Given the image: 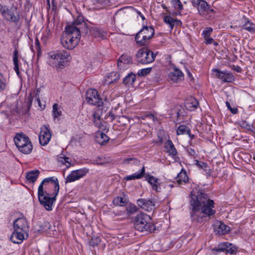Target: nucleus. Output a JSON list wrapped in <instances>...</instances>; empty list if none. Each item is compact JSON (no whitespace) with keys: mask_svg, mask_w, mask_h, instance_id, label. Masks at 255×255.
Returning <instances> with one entry per match:
<instances>
[{"mask_svg":"<svg viewBox=\"0 0 255 255\" xmlns=\"http://www.w3.org/2000/svg\"><path fill=\"white\" fill-rule=\"evenodd\" d=\"M189 203L191 209V219L198 223L207 222L216 212L214 209V201L210 199L208 195L202 191H199L196 194L194 191L191 192Z\"/></svg>","mask_w":255,"mask_h":255,"instance_id":"1","label":"nucleus"},{"mask_svg":"<svg viewBox=\"0 0 255 255\" xmlns=\"http://www.w3.org/2000/svg\"><path fill=\"white\" fill-rule=\"evenodd\" d=\"M76 29L70 26H66L60 39L61 43L65 48L73 49L79 43L81 34L75 32Z\"/></svg>","mask_w":255,"mask_h":255,"instance_id":"2","label":"nucleus"},{"mask_svg":"<svg viewBox=\"0 0 255 255\" xmlns=\"http://www.w3.org/2000/svg\"><path fill=\"white\" fill-rule=\"evenodd\" d=\"M133 223L135 229L141 232H147L151 233L156 230L151 217L143 213H140L135 216Z\"/></svg>","mask_w":255,"mask_h":255,"instance_id":"3","label":"nucleus"},{"mask_svg":"<svg viewBox=\"0 0 255 255\" xmlns=\"http://www.w3.org/2000/svg\"><path fill=\"white\" fill-rule=\"evenodd\" d=\"M13 229L11 240L14 243L19 244L24 239V235L27 236L28 226L26 220L23 218L16 219L13 222Z\"/></svg>","mask_w":255,"mask_h":255,"instance_id":"4","label":"nucleus"},{"mask_svg":"<svg viewBox=\"0 0 255 255\" xmlns=\"http://www.w3.org/2000/svg\"><path fill=\"white\" fill-rule=\"evenodd\" d=\"M44 182H41L38 188V198L39 203L43 206L47 211H51L52 206L56 201V197H55V194L53 193L50 194L46 191L43 190Z\"/></svg>","mask_w":255,"mask_h":255,"instance_id":"5","label":"nucleus"},{"mask_svg":"<svg viewBox=\"0 0 255 255\" xmlns=\"http://www.w3.org/2000/svg\"><path fill=\"white\" fill-rule=\"evenodd\" d=\"M15 144L18 150L26 154L31 153L33 146L29 137L22 133H17L14 138Z\"/></svg>","mask_w":255,"mask_h":255,"instance_id":"6","label":"nucleus"},{"mask_svg":"<svg viewBox=\"0 0 255 255\" xmlns=\"http://www.w3.org/2000/svg\"><path fill=\"white\" fill-rule=\"evenodd\" d=\"M154 34V29L151 26H144L136 34L135 40L139 46H144L149 43Z\"/></svg>","mask_w":255,"mask_h":255,"instance_id":"7","label":"nucleus"},{"mask_svg":"<svg viewBox=\"0 0 255 255\" xmlns=\"http://www.w3.org/2000/svg\"><path fill=\"white\" fill-rule=\"evenodd\" d=\"M191 3L194 7L197 8L201 16L208 19L214 16L215 11L205 0H191Z\"/></svg>","mask_w":255,"mask_h":255,"instance_id":"8","label":"nucleus"},{"mask_svg":"<svg viewBox=\"0 0 255 255\" xmlns=\"http://www.w3.org/2000/svg\"><path fill=\"white\" fill-rule=\"evenodd\" d=\"M156 54H154L147 47L140 48L135 55V58L138 63L142 64H147L155 60Z\"/></svg>","mask_w":255,"mask_h":255,"instance_id":"9","label":"nucleus"},{"mask_svg":"<svg viewBox=\"0 0 255 255\" xmlns=\"http://www.w3.org/2000/svg\"><path fill=\"white\" fill-rule=\"evenodd\" d=\"M66 26L74 28L76 29L74 30L75 32L80 33V34L84 35L87 34L89 32L87 23L84 20L83 16L80 14L77 16L71 24L68 25Z\"/></svg>","mask_w":255,"mask_h":255,"instance_id":"10","label":"nucleus"},{"mask_svg":"<svg viewBox=\"0 0 255 255\" xmlns=\"http://www.w3.org/2000/svg\"><path fill=\"white\" fill-rule=\"evenodd\" d=\"M50 58L55 60V66L58 68L63 66V63L69 56V53L64 50L51 51L49 53Z\"/></svg>","mask_w":255,"mask_h":255,"instance_id":"11","label":"nucleus"},{"mask_svg":"<svg viewBox=\"0 0 255 255\" xmlns=\"http://www.w3.org/2000/svg\"><path fill=\"white\" fill-rule=\"evenodd\" d=\"M86 99L89 104L100 107L103 102L98 91L94 89H88L86 93Z\"/></svg>","mask_w":255,"mask_h":255,"instance_id":"12","label":"nucleus"},{"mask_svg":"<svg viewBox=\"0 0 255 255\" xmlns=\"http://www.w3.org/2000/svg\"><path fill=\"white\" fill-rule=\"evenodd\" d=\"M38 135L39 143L42 146L46 145L51 138V132L48 125L42 126L40 128Z\"/></svg>","mask_w":255,"mask_h":255,"instance_id":"13","label":"nucleus"},{"mask_svg":"<svg viewBox=\"0 0 255 255\" xmlns=\"http://www.w3.org/2000/svg\"><path fill=\"white\" fill-rule=\"evenodd\" d=\"M89 172V169L86 168L72 171L66 177L65 183L74 182L82 178Z\"/></svg>","mask_w":255,"mask_h":255,"instance_id":"14","label":"nucleus"},{"mask_svg":"<svg viewBox=\"0 0 255 255\" xmlns=\"http://www.w3.org/2000/svg\"><path fill=\"white\" fill-rule=\"evenodd\" d=\"M212 71L217 78L221 79L224 83L232 82L235 80L233 74L227 71H220L217 69H213Z\"/></svg>","mask_w":255,"mask_h":255,"instance_id":"15","label":"nucleus"},{"mask_svg":"<svg viewBox=\"0 0 255 255\" xmlns=\"http://www.w3.org/2000/svg\"><path fill=\"white\" fill-rule=\"evenodd\" d=\"M137 203L139 207L147 211L154 209V202L151 199H139Z\"/></svg>","mask_w":255,"mask_h":255,"instance_id":"16","label":"nucleus"},{"mask_svg":"<svg viewBox=\"0 0 255 255\" xmlns=\"http://www.w3.org/2000/svg\"><path fill=\"white\" fill-rule=\"evenodd\" d=\"M132 63L131 57L127 53L123 54L118 60V66L121 69H124L126 65L131 64Z\"/></svg>","mask_w":255,"mask_h":255,"instance_id":"17","label":"nucleus"},{"mask_svg":"<svg viewBox=\"0 0 255 255\" xmlns=\"http://www.w3.org/2000/svg\"><path fill=\"white\" fill-rule=\"evenodd\" d=\"M146 180L152 186L153 190L156 192H160L161 190L160 184L158 182V179L152 175L146 174L145 175Z\"/></svg>","mask_w":255,"mask_h":255,"instance_id":"18","label":"nucleus"},{"mask_svg":"<svg viewBox=\"0 0 255 255\" xmlns=\"http://www.w3.org/2000/svg\"><path fill=\"white\" fill-rule=\"evenodd\" d=\"M169 78L173 82L177 83L183 78V74L176 67L173 68V71L170 72Z\"/></svg>","mask_w":255,"mask_h":255,"instance_id":"19","label":"nucleus"},{"mask_svg":"<svg viewBox=\"0 0 255 255\" xmlns=\"http://www.w3.org/2000/svg\"><path fill=\"white\" fill-rule=\"evenodd\" d=\"M42 182H44V184L50 183L54 186L53 193L55 194V197H57L60 189L58 179L54 177H50L44 179Z\"/></svg>","mask_w":255,"mask_h":255,"instance_id":"20","label":"nucleus"},{"mask_svg":"<svg viewBox=\"0 0 255 255\" xmlns=\"http://www.w3.org/2000/svg\"><path fill=\"white\" fill-rule=\"evenodd\" d=\"M230 231V227L221 222L217 223L214 228L216 234L222 235L228 233Z\"/></svg>","mask_w":255,"mask_h":255,"instance_id":"21","label":"nucleus"},{"mask_svg":"<svg viewBox=\"0 0 255 255\" xmlns=\"http://www.w3.org/2000/svg\"><path fill=\"white\" fill-rule=\"evenodd\" d=\"M164 148L169 155L175 156L177 154V151L170 139H168L164 143Z\"/></svg>","mask_w":255,"mask_h":255,"instance_id":"22","label":"nucleus"},{"mask_svg":"<svg viewBox=\"0 0 255 255\" xmlns=\"http://www.w3.org/2000/svg\"><path fill=\"white\" fill-rule=\"evenodd\" d=\"M176 182L179 185H181L183 183L186 184L188 182V177L184 169H182L177 174L176 177Z\"/></svg>","mask_w":255,"mask_h":255,"instance_id":"23","label":"nucleus"},{"mask_svg":"<svg viewBox=\"0 0 255 255\" xmlns=\"http://www.w3.org/2000/svg\"><path fill=\"white\" fill-rule=\"evenodd\" d=\"M89 31L91 35L96 38L104 39L106 38V33L95 27H92L89 28Z\"/></svg>","mask_w":255,"mask_h":255,"instance_id":"24","label":"nucleus"},{"mask_svg":"<svg viewBox=\"0 0 255 255\" xmlns=\"http://www.w3.org/2000/svg\"><path fill=\"white\" fill-rule=\"evenodd\" d=\"M110 139V138L104 132L98 131L96 136V140L101 145H104Z\"/></svg>","mask_w":255,"mask_h":255,"instance_id":"25","label":"nucleus"},{"mask_svg":"<svg viewBox=\"0 0 255 255\" xmlns=\"http://www.w3.org/2000/svg\"><path fill=\"white\" fill-rule=\"evenodd\" d=\"M198 105V101L194 98H191L186 102L185 106L187 110L191 111L196 109Z\"/></svg>","mask_w":255,"mask_h":255,"instance_id":"26","label":"nucleus"},{"mask_svg":"<svg viewBox=\"0 0 255 255\" xmlns=\"http://www.w3.org/2000/svg\"><path fill=\"white\" fill-rule=\"evenodd\" d=\"M40 174L38 170H34L28 172L26 175V178L29 182L34 183Z\"/></svg>","mask_w":255,"mask_h":255,"instance_id":"27","label":"nucleus"},{"mask_svg":"<svg viewBox=\"0 0 255 255\" xmlns=\"http://www.w3.org/2000/svg\"><path fill=\"white\" fill-rule=\"evenodd\" d=\"M95 8L100 9L105 8L110 3V0H92Z\"/></svg>","mask_w":255,"mask_h":255,"instance_id":"28","label":"nucleus"},{"mask_svg":"<svg viewBox=\"0 0 255 255\" xmlns=\"http://www.w3.org/2000/svg\"><path fill=\"white\" fill-rule=\"evenodd\" d=\"M145 174V167L143 166L139 173H135L132 175L127 176L125 177L126 180H131L134 179H138L141 178Z\"/></svg>","mask_w":255,"mask_h":255,"instance_id":"29","label":"nucleus"},{"mask_svg":"<svg viewBox=\"0 0 255 255\" xmlns=\"http://www.w3.org/2000/svg\"><path fill=\"white\" fill-rule=\"evenodd\" d=\"M120 79V74L117 72H112L108 76L106 81L110 84L117 82Z\"/></svg>","mask_w":255,"mask_h":255,"instance_id":"30","label":"nucleus"},{"mask_svg":"<svg viewBox=\"0 0 255 255\" xmlns=\"http://www.w3.org/2000/svg\"><path fill=\"white\" fill-rule=\"evenodd\" d=\"M135 79V75L131 72L124 78L123 82L125 85L132 84L134 82Z\"/></svg>","mask_w":255,"mask_h":255,"instance_id":"31","label":"nucleus"},{"mask_svg":"<svg viewBox=\"0 0 255 255\" xmlns=\"http://www.w3.org/2000/svg\"><path fill=\"white\" fill-rule=\"evenodd\" d=\"M13 61L14 65V69L17 75L19 74V65H18V52L17 49H15L13 52Z\"/></svg>","mask_w":255,"mask_h":255,"instance_id":"32","label":"nucleus"},{"mask_svg":"<svg viewBox=\"0 0 255 255\" xmlns=\"http://www.w3.org/2000/svg\"><path fill=\"white\" fill-rule=\"evenodd\" d=\"M227 248L226 249L225 252L230 255H235L237 253L238 247L235 245L227 242Z\"/></svg>","mask_w":255,"mask_h":255,"instance_id":"33","label":"nucleus"},{"mask_svg":"<svg viewBox=\"0 0 255 255\" xmlns=\"http://www.w3.org/2000/svg\"><path fill=\"white\" fill-rule=\"evenodd\" d=\"M6 14L9 16V18L7 19V20L13 22H17L18 21L19 19V14L15 15L14 12L8 8H6Z\"/></svg>","mask_w":255,"mask_h":255,"instance_id":"34","label":"nucleus"},{"mask_svg":"<svg viewBox=\"0 0 255 255\" xmlns=\"http://www.w3.org/2000/svg\"><path fill=\"white\" fill-rule=\"evenodd\" d=\"M190 128L185 125H180L177 129L176 133L177 135L187 134L190 133Z\"/></svg>","mask_w":255,"mask_h":255,"instance_id":"35","label":"nucleus"},{"mask_svg":"<svg viewBox=\"0 0 255 255\" xmlns=\"http://www.w3.org/2000/svg\"><path fill=\"white\" fill-rule=\"evenodd\" d=\"M115 206H124L127 204V200L123 197L117 196L113 201Z\"/></svg>","mask_w":255,"mask_h":255,"instance_id":"36","label":"nucleus"},{"mask_svg":"<svg viewBox=\"0 0 255 255\" xmlns=\"http://www.w3.org/2000/svg\"><path fill=\"white\" fill-rule=\"evenodd\" d=\"M227 242L219 243L217 247L212 249L213 252H225L226 249L227 248Z\"/></svg>","mask_w":255,"mask_h":255,"instance_id":"37","label":"nucleus"},{"mask_svg":"<svg viewBox=\"0 0 255 255\" xmlns=\"http://www.w3.org/2000/svg\"><path fill=\"white\" fill-rule=\"evenodd\" d=\"M123 163L124 164H131L138 165L140 164V161L134 157H129L125 159L123 161Z\"/></svg>","mask_w":255,"mask_h":255,"instance_id":"38","label":"nucleus"},{"mask_svg":"<svg viewBox=\"0 0 255 255\" xmlns=\"http://www.w3.org/2000/svg\"><path fill=\"white\" fill-rule=\"evenodd\" d=\"M173 20L174 18L170 15H166L163 18V21L169 26L171 30L174 28Z\"/></svg>","mask_w":255,"mask_h":255,"instance_id":"39","label":"nucleus"},{"mask_svg":"<svg viewBox=\"0 0 255 255\" xmlns=\"http://www.w3.org/2000/svg\"><path fill=\"white\" fill-rule=\"evenodd\" d=\"M126 210L128 214L130 215L136 212L138 210V208L135 205L130 204L127 207Z\"/></svg>","mask_w":255,"mask_h":255,"instance_id":"40","label":"nucleus"},{"mask_svg":"<svg viewBox=\"0 0 255 255\" xmlns=\"http://www.w3.org/2000/svg\"><path fill=\"white\" fill-rule=\"evenodd\" d=\"M7 84L6 83L5 79L4 78L2 75L0 73V92L4 91L6 90Z\"/></svg>","mask_w":255,"mask_h":255,"instance_id":"41","label":"nucleus"},{"mask_svg":"<svg viewBox=\"0 0 255 255\" xmlns=\"http://www.w3.org/2000/svg\"><path fill=\"white\" fill-rule=\"evenodd\" d=\"M239 125L243 128H245L248 130H252L253 125L246 121L242 120L240 121Z\"/></svg>","mask_w":255,"mask_h":255,"instance_id":"42","label":"nucleus"},{"mask_svg":"<svg viewBox=\"0 0 255 255\" xmlns=\"http://www.w3.org/2000/svg\"><path fill=\"white\" fill-rule=\"evenodd\" d=\"M101 243V239L98 237H93L89 242L90 246L94 247L97 246Z\"/></svg>","mask_w":255,"mask_h":255,"instance_id":"43","label":"nucleus"},{"mask_svg":"<svg viewBox=\"0 0 255 255\" xmlns=\"http://www.w3.org/2000/svg\"><path fill=\"white\" fill-rule=\"evenodd\" d=\"M243 28L250 32H254L255 30L253 26V24L249 20L247 21L246 23L243 25Z\"/></svg>","mask_w":255,"mask_h":255,"instance_id":"44","label":"nucleus"},{"mask_svg":"<svg viewBox=\"0 0 255 255\" xmlns=\"http://www.w3.org/2000/svg\"><path fill=\"white\" fill-rule=\"evenodd\" d=\"M40 227L41 230L47 232L50 230L51 226L48 221H44L43 223L40 225Z\"/></svg>","mask_w":255,"mask_h":255,"instance_id":"45","label":"nucleus"},{"mask_svg":"<svg viewBox=\"0 0 255 255\" xmlns=\"http://www.w3.org/2000/svg\"><path fill=\"white\" fill-rule=\"evenodd\" d=\"M53 117L54 118H57L61 116L62 112L60 111H58V105L57 104H54L53 105Z\"/></svg>","mask_w":255,"mask_h":255,"instance_id":"46","label":"nucleus"},{"mask_svg":"<svg viewBox=\"0 0 255 255\" xmlns=\"http://www.w3.org/2000/svg\"><path fill=\"white\" fill-rule=\"evenodd\" d=\"M151 67L142 69L138 71L137 75L140 77L144 76L148 74L151 72Z\"/></svg>","mask_w":255,"mask_h":255,"instance_id":"47","label":"nucleus"},{"mask_svg":"<svg viewBox=\"0 0 255 255\" xmlns=\"http://www.w3.org/2000/svg\"><path fill=\"white\" fill-rule=\"evenodd\" d=\"M171 3L174 8L179 12L181 11L183 8V5L180 0L178 1L172 2Z\"/></svg>","mask_w":255,"mask_h":255,"instance_id":"48","label":"nucleus"},{"mask_svg":"<svg viewBox=\"0 0 255 255\" xmlns=\"http://www.w3.org/2000/svg\"><path fill=\"white\" fill-rule=\"evenodd\" d=\"M213 28L211 27H207L202 32V35L203 36L204 38L205 37H210L212 32H213Z\"/></svg>","mask_w":255,"mask_h":255,"instance_id":"49","label":"nucleus"},{"mask_svg":"<svg viewBox=\"0 0 255 255\" xmlns=\"http://www.w3.org/2000/svg\"><path fill=\"white\" fill-rule=\"evenodd\" d=\"M195 164L200 168L207 170V168L208 167V164L204 162H200L198 160H195Z\"/></svg>","mask_w":255,"mask_h":255,"instance_id":"50","label":"nucleus"},{"mask_svg":"<svg viewBox=\"0 0 255 255\" xmlns=\"http://www.w3.org/2000/svg\"><path fill=\"white\" fill-rule=\"evenodd\" d=\"M226 105L227 107H228V108L230 110V111L233 114H236L238 113V109L237 108H232L230 105V104L229 102L227 101L226 102Z\"/></svg>","mask_w":255,"mask_h":255,"instance_id":"51","label":"nucleus"},{"mask_svg":"<svg viewBox=\"0 0 255 255\" xmlns=\"http://www.w3.org/2000/svg\"><path fill=\"white\" fill-rule=\"evenodd\" d=\"M26 103L27 104V107L28 108V109H30L31 105H32V101H33V97L31 95V94H29L27 98H26Z\"/></svg>","mask_w":255,"mask_h":255,"instance_id":"52","label":"nucleus"},{"mask_svg":"<svg viewBox=\"0 0 255 255\" xmlns=\"http://www.w3.org/2000/svg\"><path fill=\"white\" fill-rule=\"evenodd\" d=\"M187 151L189 155L193 157L194 158H196L197 156L196 151L192 148H188L187 149Z\"/></svg>","mask_w":255,"mask_h":255,"instance_id":"53","label":"nucleus"},{"mask_svg":"<svg viewBox=\"0 0 255 255\" xmlns=\"http://www.w3.org/2000/svg\"><path fill=\"white\" fill-rule=\"evenodd\" d=\"M6 8H7L5 5H2L0 3V13H1L3 16L6 14Z\"/></svg>","mask_w":255,"mask_h":255,"instance_id":"54","label":"nucleus"},{"mask_svg":"<svg viewBox=\"0 0 255 255\" xmlns=\"http://www.w3.org/2000/svg\"><path fill=\"white\" fill-rule=\"evenodd\" d=\"M35 48L38 51L37 54L38 55L39 53L40 52V42L37 38H36L35 40Z\"/></svg>","mask_w":255,"mask_h":255,"instance_id":"55","label":"nucleus"},{"mask_svg":"<svg viewBox=\"0 0 255 255\" xmlns=\"http://www.w3.org/2000/svg\"><path fill=\"white\" fill-rule=\"evenodd\" d=\"M204 39H205V43L206 44H210L214 41V39L212 38H211L210 37H205V38H204Z\"/></svg>","mask_w":255,"mask_h":255,"instance_id":"56","label":"nucleus"},{"mask_svg":"<svg viewBox=\"0 0 255 255\" xmlns=\"http://www.w3.org/2000/svg\"><path fill=\"white\" fill-rule=\"evenodd\" d=\"M173 24H174V27L175 26H181L182 25V22L180 20L174 18Z\"/></svg>","mask_w":255,"mask_h":255,"instance_id":"57","label":"nucleus"},{"mask_svg":"<svg viewBox=\"0 0 255 255\" xmlns=\"http://www.w3.org/2000/svg\"><path fill=\"white\" fill-rule=\"evenodd\" d=\"M94 123L95 124V125L96 126V127H100V126L102 125V123H101V119L100 120H94Z\"/></svg>","mask_w":255,"mask_h":255,"instance_id":"58","label":"nucleus"},{"mask_svg":"<svg viewBox=\"0 0 255 255\" xmlns=\"http://www.w3.org/2000/svg\"><path fill=\"white\" fill-rule=\"evenodd\" d=\"M233 69L236 71H237V72H239V73H240L242 71V69L239 66H235V65H233Z\"/></svg>","mask_w":255,"mask_h":255,"instance_id":"59","label":"nucleus"},{"mask_svg":"<svg viewBox=\"0 0 255 255\" xmlns=\"http://www.w3.org/2000/svg\"><path fill=\"white\" fill-rule=\"evenodd\" d=\"M92 116L94 118V120H96L97 119H98V120L101 119L100 116L98 113H97L96 112L94 113L93 114Z\"/></svg>","mask_w":255,"mask_h":255,"instance_id":"60","label":"nucleus"},{"mask_svg":"<svg viewBox=\"0 0 255 255\" xmlns=\"http://www.w3.org/2000/svg\"><path fill=\"white\" fill-rule=\"evenodd\" d=\"M109 117L111 118V121H113L116 118V116H115L112 112H110L108 114Z\"/></svg>","mask_w":255,"mask_h":255,"instance_id":"61","label":"nucleus"},{"mask_svg":"<svg viewBox=\"0 0 255 255\" xmlns=\"http://www.w3.org/2000/svg\"><path fill=\"white\" fill-rule=\"evenodd\" d=\"M187 135L190 137V138L191 139H194V137H195V135L194 134H192L191 133V130L190 131V133L189 134H187Z\"/></svg>","mask_w":255,"mask_h":255,"instance_id":"62","label":"nucleus"},{"mask_svg":"<svg viewBox=\"0 0 255 255\" xmlns=\"http://www.w3.org/2000/svg\"><path fill=\"white\" fill-rule=\"evenodd\" d=\"M161 7L164 9L166 11H168V8L164 4V3L161 4Z\"/></svg>","mask_w":255,"mask_h":255,"instance_id":"63","label":"nucleus"},{"mask_svg":"<svg viewBox=\"0 0 255 255\" xmlns=\"http://www.w3.org/2000/svg\"><path fill=\"white\" fill-rule=\"evenodd\" d=\"M138 14L140 16L142 20H144L145 19L144 16L143 15V14H141V13L140 11H138Z\"/></svg>","mask_w":255,"mask_h":255,"instance_id":"64","label":"nucleus"}]
</instances>
